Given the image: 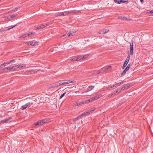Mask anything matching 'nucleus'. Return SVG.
<instances>
[{"mask_svg":"<svg viewBox=\"0 0 153 153\" xmlns=\"http://www.w3.org/2000/svg\"><path fill=\"white\" fill-rule=\"evenodd\" d=\"M66 93V92H65V93L62 94L60 97V98H59L60 99H61L65 95V94Z\"/></svg>","mask_w":153,"mask_h":153,"instance_id":"32","label":"nucleus"},{"mask_svg":"<svg viewBox=\"0 0 153 153\" xmlns=\"http://www.w3.org/2000/svg\"><path fill=\"white\" fill-rule=\"evenodd\" d=\"M85 112L87 115L90 114L89 112H88V111L86 112Z\"/></svg>","mask_w":153,"mask_h":153,"instance_id":"54","label":"nucleus"},{"mask_svg":"<svg viewBox=\"0 0 153 153\" xmlns=\"http://www.w3.org/2000/svg\"><path fill=\"white\" fill-rule=\"evenodd\" d=\"M105 71L104 70V68H102L99 71L97 72V74H100L103 72H105Z\"/></svg>","mask_w":153,"mask_h":153,"instance_id":"15","label":"nucleus"},{"mask_svg":"<svg viewBox=\"0 0 153 153\" xmlns=\"http://www.w3.org/2000/svg\"><path fill=\"white\" fill-rule=\"evenodd\" d=\"M90 100H91V101H93V100H95L94 97H93L91 98L90 99Z\"/></svg>","mask_w":153,"mask_h":153,"instance_id":"50","label":"nucleus"},{"mask_svg":"<svg viewBox=\"0 0 153 153\" xmlns=\"http://www.w3.org/2000/svg\"><path fill=\"white\" fill-rule=\"evenodd\" d=\"M129 68H128V67H127L125 70L127 71L129 70Z\"/></svg>","mask_w":153,"mask_h":153,"instance_id":"46","label":"nucleus"},{"mask_svg":"<svg viewBox=\"0 0 153 153\" xmlns=\"http://www.w3.org/2000/svg\"><path fill=\"white\" fill-rule=\"evenodd\" d=\"M111 66H108V67H107L106 68H104V70L105 71L107 70H108L109 69L111 68Z\"/></svg>","mask_w":153,"mask_h":153,"instance_id":"25","label":"nucleus"},{"mask_svg":"<svg viewBox=\"0 0 153 153\" xmlns=\"http://www.w3.org/2000/svg\"><path fill=\"white\" fill-rule=\"evenodd\" d=\"M17 26V25H16L13 26H12V27H10V28H9L8 30H9L11 29H12L13 28V27H15V26Z\"/></svg>","mask_w":153,"mask_h":153,"instance_id":"43","label":"nucleus"},{"mask_svg":"<svg viewBox=\"0 0 153 153\" xmlns=\"http://www.w3.org/2000/svg\"><path fill=\"white\" fill-rule=\"evenodd\" d=\"M140 1L141 3H143V0H140Z\"/></svg>","mask_w":153,"mask_h":153,"instance_id":"58","label":"nucleus"},{"mask_svg":"<svg viewBox=\"0 0 153 153\" xmlns=\"http://www.w3.org/2000/svg\"><path fill=\"white\" fill-rule=\"evenodd\" d=\"M31 43V42H27L26 43V44H27L28 45H30V44Z\"/></svg>","mask_w":153,"mask_h":153,"instance_id":"40","label":"nucleus"},{"mask_svg":"<svg viewBox=\"0 0 153 153\" xmlns=\"http://www.w3.org/2000/svg\"><path fill=\"white\" fill-rule=\"evenodd\" d=\"M94 99L95 100H96L98 99V98H99V97H98L97 96H95L94 97Z\"/></svg>","mask_w":153,"mask_h":153,"instance_id":"42","label":"nucleus"},{"mask_svg":"<svg viewBox=\"0 0 153 153\" xmlns=\"http://www.w3.org/2000/svg\"><path fill=\"white\" fill-rule=\"evenodd\" d=\"M48 25H49V24H48L45 25H42L41 26H40L41 27H42V28H41L42 29V28H43L46 27L47 26H48Z\"/></svg>","mask_w":153,"mask_h":153,"instance_id":"22","label":"nucleus"},{"mask_svg":"<svg viewBox=\"0 0 153 153\" xmlns=\"http://www.w3.org/2000/svg\"><path fill=\"white\" fill-rule=\"evenodd\" d=\"M115 95H116V93L113 92V93L108 94V97H111L112 96H114Z\"/></svg>","mask_w":153,"mask_h":153,"instance_id":"14","label":"nucleus"},{"mask_svg":"<svg viewBox=\"0 0 153 153\" xmlns=\"http://www.w3.org/2000/svg\"><path fill=\"white\" fill-rule=\"evenodd\" d=\"M134 41L131 40L130 43V54L132 55L133 54V51H134Z\"/></svg>","mask_w":153,"mask_h":153,"instance_id":"2","label":"nucleus"},{"mask_svg":"<svg viewBox=\"0 0 153 153\" xmlns=\"http://www.w3.org/2000/svg\"><path fill=\"white\" fill-rule=\"evenodd\" d=\"M82 117L81 115H80L79 116H78L77 117L73 119V120L74 121H76V120H77L81 118H82Z\"/></svg>","mask_w":153,"mask_h":153,"instance_id":"16","label":"nucleus"},{"mask_svg":"<svg viewBox=\"0 0 153 153\" xmlns=\"http://www.w3.org/2000/svg\"><path fill=\"white\" fill-rule=\"evenodd\" d=\"M2 65H0V68H2Z\"/></svg>","mask_w":153,"mask_h":153,"instance_id":"60","label":"nucleus"},{"mask_svg":"<svg viewBox=\"0 0 153 153\" xmlns=\"http://www.w3.org/2000/svg\"><path fill=\"white\" fill-rule=\"evenodd\" d=\"M77 103L78 104V105H80V103H79V102Z\"/></svg>","mask_w":153,"mask_h":153,"instance_id":"62","label":"nucleus"},{"mask_svg":"<svg viewBox=\"0 0 153 153\" xmlns=\"http://www.w3.org/2000/svg\"><path fill=\"white\" fill-rule=\"evenodd\" d=\"M102 31H103V30H101L100 32H102Z\"/></svg>","mask_w":153,"mask_h":153,"instance_id":"61","label":"nucleus"},{"mask_svg":"<svg viewBox=\"0 0 153 153\" xmlns=\"http://www.w3.org/2000/svg\"><path fill=\"white\" fill-rule=\"evenodd\" d=\"M36 126L41 125V124L40 121H38L35 124Z\"/></svg>","mask_w":153,"mask_h":153,"instance_id":"31","label":"nucleus"},{"mask_svg":"<svg viewBox=\"0 0 153 153\" xmlns=\"http://www.w3.org/2000/svg\"><path fill=\"white\" fill-rule=\"evenodd\" d=\"M128 62L125 60V61L122 67V69H124V68L128 64Z\"/></svg>","mask_w":153,"mask_h":153,"instance_id":"9","label":"nucleus"},{"mask_svg":"<svg viewBox=\"0 0 153 153\" xmlns=\"http://www.w3.org/2000/svg\"><path fill=\"white\" fill-rule=\"evenodd\" d=\"M78 106V104L77 103H75L73 105V106Z\"/></svg>","mask_w":153,"mask_h":153,"instance_id":"45","label":"nucleus"},{"mask_svg":"<svg viewBox=\"0 0 153 153\" xmlns=\"http://www.w3.org/2000/svg\"><path fill=\"white\" fill-rule=\"evenodd\" d=\"M27 35H28V34H25L24 35H23L22 36H21L20 37V38H25V37H27Z\"/></svg>","mask_w":153,"mask_h":153,"instance_id":"28","label":"nucleus"},{"mask_svg":"<svg viewBox=\"0 0 153 153\" xmlns=\"http://www.w3.org/2000/svg\"><path fill=\"white\" fill-rule=\"evenodd\" d=\"M7 65H8V64H7V62L6 63H3V64H1V65H2V66H6Z\"/></svg>","mask_w":153,"mask_h":153,"instance_id":"39","label":"nucleus"},{"mask_svg":"<svg viewBox=\"0 0 153 153\" xmlns=\"http://www.w3.org/2000/svg\"><path fill=\"white\" fill-rule=\"evenodd\" d=\"M12 117H9L5 119L1 120L0 122V124L1 123L10 122L11 121Z\"/></svg>","mask_w":153,"mask_h":153,"instance_id":"3","label":"nucleus"},{"mask_svg":"<svg viewBox=\"0 0 153 153\" xmlns=\"http://www.w3.org/2000/svg\"><path fill=\"white\" fill-rule=\"evenodd\" d=\"M120 92V91L119 92V93Z\"/></svg>","mask_w":153,"mask_h":153,"instance_id":"64","label":"nucleus"},{"mask_svg":"<svg viewBox=\"0 0 153 153\" xmlns=\"http://www.w3.org/2000/svg\"><path fill=\"white\" fill-rule=\"evenodd\" d=\"M98 97H100V96H99Z\"/></svg>","mask_w":153,"mask_h":153,"instance_id":"63","label":"nucleus"},{"mask_svg":"<svg viewBox=\"0 0 153 153\" xmlns=\"http://www.w3.org/2000/svg\"><path fill=\"white\" fill-rule=\"evenodd\" d=\"M41 28L40 26L37 27H36V30H39V29H41Z\"/></svg>","mask_w":153,"mask_h":153,"instance_id":"44","label":"nucleus"},{"mask_svg":"<svg viewBox=\"0 0 153 153\" xmlns=\"http://www.w3.org/2000/svg\"><path fill=\"white\" fill-rule=\"evenodd\" d=\"M27 105L26 104H25V105L22 106L21 108L22 110H24L26 109L27 108Z\"/></svg>","mask_w":153,"mask_h":153,"instance_id":"13","label":"nucleus"},{"mask_svg":"<svg viewBox=\"0 0 153 153\" xmlns=\"http://www.w3.org/2000/svg\"><path fill=\"white\" fill-rule=\"evenodd\" d=\"M153 13V10H152L150 11H148V12H147V13H146L147 14H148L149 13H151V14H152Z\"/></svg>","mask_w":153,"mask_h":153,"instance_id":"36","label":"nucleus"},{"mask_svg":"<svg viewBox=\"0 0 153 153\" xmlns=\"http://www.w3.org/2000/svg\"><path fill=\"white\" fill-rule=\"evenodd\" d=\"M77 59H76V58H74L71 59V60L73 61H76L77 60Z\"/></svg>","mask_w":153,"mask_h":153,"instance_id":"33","label":"nucleus"},{"mask_svg":"<svg viewBox=\"0 0 153 153\" xmlns=\"http://www.w3.org/2000/svg\"><path fill=\"white\" fill-rule=\"evenodd\" d=\"M67 35L66 33H65L61 36V37H64V38H66L67 37Z\"/></svg>","mask_w":153,"mask_h":153,"instance_id":"29","label":"nucleus"},{"mask_svg":"<svg viewBox=\"0 0 153 153\" xmlns=\"http://www.w3.org/2000/svg\"><path fill=\"white\" fill-rule=\"evenodd\" d=\"M63 84V82H60L59 84L58 85H59V86L62 85Z\"/></svg>","mask_w":153,"mask_h":153,"instance_id":"49","label":"nucleus"},{"mask_svg":"<svg viewBox=\"0 0 153 153\" xmlns=\"http://www.w3.org/2000/svg\"><path fill=\"white\" fill-rule=\"evenodd\" d=\"M118 92V90H117L116 91L114 92V93H116V95L117 93Z\"/></svg>","mask_w":153,"mask_h":153,"instance_id":"56","label":"nucleus"},{"mask_svg":"<svg viewBox=\"0 0 153 153\" xmlns=\"http://www.w3.org/2000/svg\"><path fill=\"white\" fill-rule=\"evenodd\" d=\"M127 67H128V68H130V67H131V64H129L127 66Z\"/></svg>","mask_w":153,"mask_h":153,"instance_id":"52","label":"nucleus"},{"mask_svg":"<svg viewBox=\"0 0 153 153\" xmlns=\"http://www.w3.org/2000/svg\"><path fill=\"white\" fill-rule=\"evenodd\" d=\"M117 85H116V84L114 85H113L112 86H110V88H117Z\"/></svg>","mask_w":153,"mask_h":153,"instance_id":"27","label":"nucleus"},{"mask_svg":"<svg viewBox=\"0 0 153 153\" xmlns=\"http://www.w3.org/2000/svg\"><path fill=\"white\" fill-rule=\"evenodd\" d=\"M81 115L82 117L83 116H86L87 115L85 112H84L83 113L81 114Z\"/></svg>","mask_w":153,"mask_h":153,"instance_id":"37","label":"nucleus"},{"mask_svg":"<svg viewBox=\"0 0 153 153\" xmlns=\"http://www.w3.org/2000/svg\"><path fill=\"white\" fill-rule=\"evenodd\" d=\"M74 34V32L72 33L71 32H69L67 36H73Z\"/></svg>","mask_w":153,"mask_h":153,"instance_id":"17","label":"nucleus"},{"mask_svg":"<svg viewBox=\"0 0 153 153\" xmlns=\"http://www.w3.org/2000/svg\"><path fill=\"white\" fill-rule=\"evenodd\" d=\"M26 65L25 64L20 65H16L12 67V71L16 70L18 69H21L23 68L26 67Z\"/></svg>","mask_w":153,"mask_h":153,"instance_id":"1","label":"nucleus"},{"mask_svg":"<svg viewBox=\"0 0 153 153\" xmlns=\"http://www.w3.org/2000/svg\"><path fill=\"white\" fill-rule=\"evenodd\" d=\"M58 84H56L55 85H54L52 86L51 88H55V87H57L59 86L58 85Z\"/></svg>","mask_w":153,"mask_h":153,"instance_id":"26","label":"nucleus"},{"mask_svg":"<svg viewBox=\"0 0 153 153\" xmlns=\"http://www.w3.org/2000/svg\"><path fill=\"white\" fill-rule=\"evenodd\" d=\"M37 42H31V43L30 44V45L32 46H35L37 45Z\"/></svg>","mask_w":153,"mask_h":153,"instance_id":"18","label":"nucleus"},{"mask_svg":"<svg viewBox=\"0 0 153 153\" xmlns=\"http://www.w3.org/2000/svg\"><path fill=\"white\" fill-rule=\"evenodd\" d=\"M87 101H91V100H90V99L89 100H88Z\"/></svg>","mask_w":153,"mask_h":153,"instance_id":"59","label":"nucleus"},{"mask_svg":"<svg viewBox=\"0 0 153 153\" xmlns=\"http://www.w3.org/2000/svg\"><path fill=\"white\" fill-rule=\"evenodd\" d=\"M81 10H79L78 11L75 10H72L68 12V13H72L74 14H77L81 12Z\"/></svg>","mask_w":153,"mask_h":153,"instance_id":"5","label":"nucleus"},{"mask_svg":"<svg viewBox=\"0 0 153 153\" xmlns=\"http://www.w3.org/2000/svg\"><path fill=\"white\" fill-rule=\"evenodd\" d=\"M127 71H126L125 70H124L121 73V76H124L125 74L126 73Z\"/></svg>","mask_w":153,"mask_h":153,"instance_id":"24","label":"nucleus"},{"mask_svg":"<svg viewBox=\"0 0 153 153\" xmlns=\"http://www.w3.org/2000/svg\"><path fill=\"white\" fill-rule=\"evenodd\" d=\"M88 56L87 55H84L82 57V58H83V59H85Z\"/></svg>","mask_w":153,"mask_h":153,"instance_id":"41","label":"nucleus"},{"mask_svg":"<svg viewBox=\"0 0 153 153\" xmlns=\"http://www.w3.org/2000/svg\"><path fill=\"white\" fill-rule=\"evenodd\" d=\"M124 82V81H123L122 82H118L117 84H116V85H117V86H120L121 85L123 84V82Z\"/></svg>","mask_w":153,"mask_h":153,"instance_id":"20","label":"nucleus"},{"mask_svg":"<svg viewBox=\"0 0 153 153\" xmlns=\"http://www.w3.org/2000/svg\"><path fill=\"white\" fill-rule=\"evenodd\" d=\"M85 103V102H83V101L81 102H79V103H80V105H82V104H84Z\"/></svg>","mask_w":153,"mask_h":153,"instance_id":"48","label":"nucleus"},{"mask_svg":"<svg viewBox=\"0 0 153 153\" xmlns=\"http://www.w3.org/2000/svg\"><path fill=\"white\" fill-rule=\"evenodd\" d=\"M16 61V60L15 59H14L13 60H12V62H15Z\"/></svg>","mask_w":153,"mask_h":153,"instance_id":"53","label":"nucleus"},{"mask_svg":"<svg viewBox=\"0 0 153 153\" xmlns=\"http://www.w3.org/2000/svg\"><path fill=\"white\" fill-rule=\"evenodd\" d=\"M17 16V14L16 15H10L9 16H10V18L12 19L13 18H14L16 17Z\"/></svg>","mask_w":153,"mask_h":153,"instance_id":"23","label":"nucleus"},{"mask_svg":"<svg viewBox=\"0 0 153 153\" xmlns=\"http://www.w3.org/2000/svg\"><path fill=\"white\" fill-rule=\"evenodd\" d=\"M82 56H79L77 58H76L77 59V60H81L82 59H83V58H82Z\"/></svg>","mask_w":153,"mask_h":153,"instance_id":"34","label":"nucleus"},{"mask_svg":"<svg viewBox=\"0 0 153 153\" xmlns=\"http://www.w3.org/2000/svg\"><path fill=\"white\" fill-rule=\"evenodd\" d=\"M33 102H28L26 104V105H27V106L28 107V106H30L32 105L33 104Z\"/></svg>","mask_w":153,"mask_h":153,"instance_id":"30","label":"nucleus"},{"mask_svg":"<svg viewBox=\"0 0 153 153\" xmlns=\"http://www.w3.org/2000/svg\"><path fill=\"white\" fill-rule=\"evenodd\" d=\"M33 34V32H29L28 33H27V34H28V35H27V36H29L30 35H32Z\"/></svg>","mask_w":153,"mask_h":153,"instance_id":"38","label":"nucleus"},{"mask_svg":"<svg viewBox=\"0 0 153 153\" xmlns=\"http://www.w3.org/2000/svg\"><path fill=\"white\" fill-rule=\"evenodd\" d=\"M95 108H92V109H91V111L92 112L93 111L95 110Z\"/></svg>","mask_w":153,"mask_h":153,"instance_id":"51","label":"nucleus"},{"mask_svg":"<svg viewBox=\"0 0 153 153\" xmlns=\"http://www.w3.org/2000/svg\"><path fill=\"white\" fill-rule=\"evenodd\" d=\"M17 10H18L17 8H15L13 10H11V11L12 12H13L16 11H17Z\"/></svg>","mask_w":153,"mask_h":153,"instance_id":"35","label":"nucleus"},{"mask_svg":"<svg viewBox=\"0 0 153 153\" xmlns=\"http://www.w3.org/2000/svg\"><path fill=\"white\" fill-rule=\"evenodd\" d=\"M94 88V86H88L87 88V90H86V91H85V92H87L88 91H89L92 90V89H93Z\"/></svg>","mask_w":153,"mask_h":153,"instance_id":"7","label":"nucleus"},{"mask_svg":"<svg viewBox=\"0 0 153 153\" xmlns=\"http://www.w3.org/2000/svg\"><path fill=\"white\" fill-rule=\"evenodd\" d=\"M74 81H68V82H63V85H64V84H69L71 82H74Z\"/></svg>","mask_w":153,"mask_h":153,"instance_id":"19","label":"nucleus"},{"mask_svg":"<svg viewBox=\"0 0 153 153\" xmlns=\"http://www.w3.org/2000/svg\"><path fill=\"white\" fill-rule=\"evenodd\" d=\"M129 87V85L128 84L122 86V88H121V90H125L127 89Z\"/></svg>","mask_w":153,"mask_h":153,"instance_id":"6","label":"nucleus"},{"mask_svg":"<svg viewBox=\"0 0 153 153\" xmlns=\"http://www.w3.org/2000/svg\"><path fill=\"white\" fill-rule=\"evenodd\" d=\"M68 12H64L62 13H58L57 14V16H65L67 14H68Z\"/></svg>","mask_w":153,"mask_h":153,"instance_id":"8","label":"nucleus"},{"mask_svg":"<svg viewBox=\"0 0 153 153\" xmlns=\"http://www.w3.org/2000/svg\"><path fill=\"white\" fill-rule=\"evenodd\" d=\"M114 1L115 3L117 4H120L122 3H125L128 2V1L127 0H114Z\"/></svg>","mask_w":153,"mask_h":153,"instance_id":"4","label":"nucleus"},{"mask_svg":"<svg viewBox=\"0 0 153 153\" xmlns=\"http://www.w3.org/2000/svg\"><path fill=\"white\" fill-rule=\"evenodd\" d=\"M109 31V30L107 31L106 30H105V29H104L103 30L102 32H98V33L99 34H104L105 33H107Z\"/></svg>","mask_w":153,"mask_h":153,"instance_id":"10","label":"nucleus"},{"mask_svg":"<svg viewBox=\"0 0 153 153\" xmlns=\"http://www.w3.org/2000/svg\"><path fill=\"white\" fill-rule=\"evenodd\" d=\"M88 111L89 112V114L91 112H92L91 111V109H90V110H89Z\"/></svg>","mask_w":153,"mask_h":153,"instance_id":"55","label":"nucleus"},{"mask_svg":"<svg viewBox=\"0 0 153 153\" xmlns=\"http://www.w3.org/2000/svg\"><path fill=\"white\" fill-rule=\"evenodd\" d=\"M6 70H9L12 71V67H6L3 69V70L4 71H6Z\"/></svg>","mask_w":153,"mask_h":153,"instance_id":"12","label":"nucleus"},{"mask_svg":"<svg viewBox=\"0 0 153 153\" xmlns=\"http://www.w3.org/2000/svg\"><path fill=\"white\" fill-rule=\"evenodd\" d=\"M12 62V60H10V61L7 62V64H10Z\"/></svg>","mask_w":153,"mask_h":153,"instance_id":"47","label":"nucleus"},{"mask_svg":"<svg viewBox=\"0 0 153 153\" xmlns=\"http://www.w3.org/2000/svg\"><path fill=\"white\" fill-rule=\"evenodd\" d=\"M40 122L41 125H43V124H44L45 123L47 122V120H46L44 119V120H40Z\"/></svg>","mask_w":153,"mask_h":153,"instance_id":"11","label":"nucleus"},{"mask_svg":"<svg viewBox=\"0 0 153 153\" xmlns=\"http://www.w3.org/2000/svg\"><path fill=\"white\" fill-rule=\"evenodd\" d=\"M130 59V55L129 54L127 56V58L125 60L126 61L128 62Z\"/></svg>","mask_w":153,"mask_h":153,"instance_id":"21","label":"nucleus"},{"mask_svg":"<svg viewBox=\"0 0 153 153\" xmlns=\"http://www.w3.org/2000/svg\"><path fill=\"white\" fill-rule=\"evenodd\" d=\"M53 22V21H50L48 24H49L50 23L52 24Z\"/></svg>","mask_w":153,"mask_h":153,"instance_id":"57","label":"nucleus"}]
</instances>
